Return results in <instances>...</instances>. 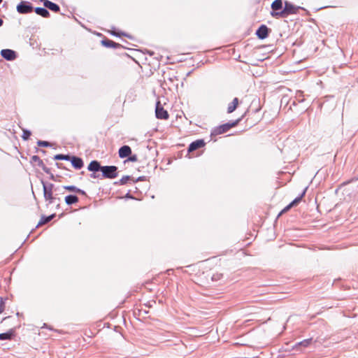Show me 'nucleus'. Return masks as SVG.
<instances>
[{"label":"nucleus","instance_id":"obj_3","mask_svg":"<svg viewBox=\"0 0 358 358\" xmlns=\"http://www.w3.org/2000/svg\"><path fill=\"white\" fill-rule=\"evenodd\" d=\"M43 188V196L46 201H48V204L53 203L56 201V198L52 195V187L53 185L46 184L43 181L41 182Z\"/></svg>","mask_w":358,"mask_h":358},{"label":"nucleus","instance_id":"obj_14","mask_svg":"<svg viewBox=\"0 0 358 358\" xmlns=\"http://www.w3.org/2000/svg\"><path fill=\"white\" fill-rule=\"evenodd\" d=\"M238 105V99L234 98L233 101L228 105L227 113H233L237 108Z\"/></svg>","mask_w":358,"mask_h":358},{"label":"nucleus","instance_id":"obj_21","mask_svg":"<svg viewBox=\"0 0 358 358\" xmlns=\"http://www.w3.org/2000/svg\"><path fill=\"white\" fill-rule=\"evenodd\" d=\"M305 194H306V189L302 192V194L299 196L296 197L292 202H291V204L293 206L296 205L298 203L300 202V201L302 199V198L303 197Z\"/></svg>","mask_w":358,"mask_h":358},{"label":"nucleus","instance_id":"obj_11","mask_svg":"<svg viewBox=\"0 0 358 358\" xmlns=\"http://www.w3.org/2000/svg\"><path fill=\"white\" fill-rule=\"evenodd\" d=\"M72 166L76 169H80L83 166V162L81 158L72 157L71 159Z\"/></svg>","mask_w":358,"mask_h":358},{"label":"nucleus","instance_id":"obj_26","mask_svg":"<svg viewBox=\"0 0 358 358\" xmlns=\"http://www.w3.org/2000/svg\"><path fill=\"white\" fill-rule=\"evenodd\" d=\"M130 179V177L128 176H123L120 180V185H124L127 182V181Z\"/></svg>","mask_w":358,"mask_h":358},{"label":"nucleus","instance_id":"obj_28","mask_svg":"<svg viewBox=\"0 0 358 358\" xmlns=\"http://www.w3.org/2000/svg\"><path fill=\"white\" fill-rule=\"evenodd\" d=\"M38 145L39 146L47 147V146H48L49 143L47 141H38Z\"/></svg>","mask_w":358,"mask_h":358},{"label":"nucleus","instance_id":"obj_1","mask_svg":"<svg viewBox=\"0 0 358 358\" xmlns=\"http://www.w3.org/2000/svg\"><path fill=\"white\" fill-rule=\"evenodd\" d=\"M299 7L295 6L292 3L285 1L284 9L279 12H271V15L272 17L275 18L285 17L290 14L296 13Z\"/></svg>","mask_w":358,"mask_h":358},{"label":"nucleus","instance_id":"obj_16","mask_svg":"<svg viewBox=\"0 0 358 358\" xmlns=\"http://www.w3.org/2000/svg\"><path fill=\"white\" fill-rule=\"evenodd\" d=\"M282 0H275L271 4L272 12H277V10L282 9Z\"/></svg>","mask_w":358,"mask_h":358},{"label":"nucleus","instance_id":"obj_8","mask_svg":"<svg viewBox=\"0 0 358 358\" xmlns=\"http://www.w3.org/2000/svg\"><path fill=\"white\" fill-rule=\"evenodd\" d=\"M204 145H205V143L203 140L195 141L189 145V146L188 148V151L189 152L194 151L196 149L203 147Z\"/></svg>","mask_w":358,"mask_h":358},{"label":"nucleus","instance_id":"obj_31","mask_svg":"<svg viewBox=\"0 0 358 358\" xmlns=\"http://www.w3.org/2000/svg\"><path fill=\"white\" fill-rule=\"evenodd\" d=\"M32 159H33V160H34V161L39 160V157H37V156H34V157H32Z\"/></svg>","mask_w":358,"mask_h":358},{"label":"nucleus","instance_id":"obj_29","mask_svg":"<svg viewBox=\"0 0 358 358\" xmlns=\"http://www.w3.org/2000/svg\"><path fill=\"white\" fill-rule=\"evenodd\" d=\"M293 206L291 204V203L287 206L282 211L281 213H280V215H281L282 213L287 211L288 210H289Z\"/></svg>","mask_w":358,"mask_h":358},{"label":"nucleus","instance_id":"obj_2","mask_svg":"<svg viewBox=\"0 0 358 358\" xmlns=\"http://www.w3.org/2000/svg\"><path fill=\"white\" fill-rule=\"evenodd\" d=\"M239 122V120H237L231 123H226L222 125L215 127L211 131V136H216L220 134H222L228 131L231 128L235 127Z\"/></svg>","mask_w":358,"mask_h":358},{"label":"nucleus","instance_id":"obj_9","mask_svg":"<svg viewBox=\"0 0 358 358\" xmlns=\"http://www.w3.org/2000/svg\"><path fill=\"white\" fill-rule=\"evenodd\" d=\"M118 153L120 158H125L131 155V149L128 145H124L120 148Z\"/></svg>","mask_w":358,"mask_h":358},{"label":"nucleus","instance_id":"obj_17","mask_svg":"<svg viewBox=\"0 0 358 358\" xmlns=\"http://www.w3.org/2000/svg\"><path fill=\"white\" fill-rule=\"evenodd\" d=\"M78 201V196L75 195H68L65 197V202L68 205L76 203Z\"/></svg>","mask_w":358,"mask_h":358},{"label":"nucleus","instance_id":"obj_10","mask_svg":"<svg viewBox=\"0 0 358 358\" xmlns=\"http://www.w3.org/2000/svg\"><path fill=\"white\" fill-rule=\"evenodd\" d=\"M268 32V29L266 25H262L256 32V34L257 36L261 38L264 39L267 37Z\"/></svg>","mask_w":358,"mask_h":358},{"label":"nucleus","instance_id":"obj_18","mask_svg":"<svg viewBox=\"0 0 358 358\" xmlns=\"http://www.w3.org/2000/svg\"><path fill=\"white\" fill-rule=\"evenodd\" d=\"M64 189L69 190V191H71V192H78V193H81V194H85L84 191H83L82 189L76 187V186H73V185H69V186H64Z\"/></svg>","mask_w":358,"mask_h":358},{"label":"nucleus","instance_id":"obj_27","mask_svg":"<svg viewBox=\"0 0 358 358\" xmlns=\"http://www.w3.org/2000/svg\"><path fill=\"white\" fill-rule=\"evenodd\" d=\"M30 136H31V132L29 131H27V130H24L23 131L22 138L24 140L28 139Z\"/></svg>","mask_w":358,"mask_h":358},{"label":"nucleus","instance_id":"obj_6","mask_svg":"<svg viewBox=\"0 0 358 358\" xmlns=\"http://www.w3.org/2000/svg\"><path fill=\"white\" fill-rule=\"evenodd\" d=\"M156 117L158 119L167 120L169 118V114L161 106L160 103L157 102L155 110Z\"/></svg>","mask_w":358,"mask_h":358},{"label":"nucleus","instance_id":"obj_25","mask_svg":"<svg viewBox=\"0 0 358 358\" xmlns=\"http://www.w3.org/2000/svg\"><path fill=\"white\" fill-rule=\"evenodd\" d=\"M13 335V331H10L7 333H1V340L10 339Z\"/></svg>","mask_w":358,"mask_h":358},{"label":"nucleus","instance_id":"obj_30","mask_svg":"<svg viewBox=\"0 0 358 358\" xmlns=\"http://www.w3.org/2000/svg\"><path fill=\"white\" fill-rule=\"evenodd\" d=\"M130 161L131 162H135L137 160V158H136V155H134V156H131L129 157V159Z\"/></svg>","mask_w":358,"mask_h":358},{"label":"nucleus","instance_id":"obj_5","mask_svg":"<svg viewBox=\"0 0 358 358\" xmlns=\"http://www.w3.org/2000/svg\"><path fill=\"white\" fill-rule=\"evenodd\" d=\"M17 10L21 14H27L31 13L33 10V6L29 2L21 1L17 6Z\"/></svg>","mask_w":358,"mask_h":358},{"label":"nucleus","instance_id":"obj_32","mask_svg":"<svg viewBox=\"0 0 358 358\" xmlns=\"http://www.w3.org/2000/svg\"><path fill=\"white\" fill-rule=\"evenodd\" d=\"M91 177H92V178H96V175H95V173H92V174H91Z\"/></svg>","mask_w":358,"mask_h":358},{"label":"nucleus","instance_id":"obj_7","mask_svg":"<svg viewBox=\"0 0 358 358\" xmlns=\"http://www.w3.org/2000/svg\"><path fill=\"white\" fill-rule=\"evenodd\" d=\"M1 57L8 61H13L16 58V52L10 49L1 50Z\"/></svg>","mask_w":358,"mask_h":358},{"label":"nucleus","instance_id":"obj_12","mask_svg":"<svg viewBox=\"0 0 358 358\" xmlns=\"http://www.w3.org/2000/svg\"><path fill=\"white\" fill-rule=\"evenodd\" d=\"M44 6L54 12H59L60 10L59 6L57 4L50 1H45Z\"/></svg>","mask_w":358,"mask_h":358},{"label":"nucleus","instance_id":"obj_15","mask_svg":"<svg viewBox=\"0 0 358 358\" xmlns=\"http://www.w3.org/2000/svg\"><path fill=\"white\" fill-rule=\"evenodd\" d=\"M35 12L37 15L43 17H48L50 16V13L44 8L37 7L35 8Z\"/></svg>","mask_w":358,"mask_h":358},{"label":"nucleus","instance_id":"obj_13","mask_svg":"<svg viewBox=\"0 0 358 358\" xmlns=\"http://www.w3.org/2000/svg\"><path fill=\"white\" fill-rule=\"evenodd\" d=\"M102 166H100V164L97 161H92L88 165V170L90 171H101Z\"/></svg>","mask_w":358,"mask_h":358},{"label":"nucleus","instance_id":"obj_20","mask_svg":"<svg viewBox=\"0 0 358 358\" xmlns=\"http://www.w3.org/2000/svg\"><path fill=\"white\" fill-rule=\"evenodd\" d=\"M102 44L103 45H105L106 47H108V48L115 47L117 45V43H115V42H113V41H110V40L102 41Z\"/></svg>","mask_w":358,"mask_h":358},{"label":"nucleus","instance_id":"obj_4","mask_svg":"<svg viewBox=\"0 0 358 358\" xmlns=\"http://www.w3.org/2000/svg\"><path fill=\"white\" fill-rule=\"evenodd\" d=\"M117 169L115 166H102L101 172L104 178L113 179L117 176Z\"/></svg>","mask_w":358,"mask_h":358},{"label":"nucleus","instance_id":"obj_19","mask_svg":"<svg viewBox=\"0 0 358 358\" xmlns=\"http://www.w3.org/2000/svg\"><path fill=\"white\" fill-rule=\"evenodd\" d=\"M54 216H55V215H51L48 217H41L40 222H38V224H44L49 222L50 221H51L52 220Z\"/></svg>","mask_w":358,"mask_h":358},{"label":"nucleus","instance_id":"obj_22","mask_svg":"<svg viewBox=\"0 0 358 358\" xmlns=\"http://www.w3.org/2000/svg\"><path fill=\"white\" fill-rule=\"evenodd\" d=\"M305 194H306V189L302 192V194L299 196L296 197L292 202H291V204L293 206L296 205L298 203L300 202V201L302 199V198L303 197Z\"/></svg>","mask_w":358,"mask_h":358},{"label":"nucleus","instance_id":"obj_23","mask_svg":"<svg viewBox=\"0 0 358 358\" xmlns=\"http://www.w3.org/2000/svg\"><path fill=\"white\" fill-rule=\"evenodd\" d=\"M311 341H312V339L311 338H308V339H305L299 343H298L296 344V345H301V346H303V347H308L310 343H311Z\"/></svg>","mask_w":358,"mask_h":358},{"label":"nucleus","instance_id":"obj_24","mask_svg":"<svg viewBox=\"0 0 358 358\" xmlns=\"http://www.w3.org/2000/svg\"><path fill=\"white\" fill-rule=\"evenodd\" d=\"M55 159L57 160H70L71 157L69 155H57L54 157Z\"/></svg>","mask_w":358,"mask_h":358}]
</instances>
